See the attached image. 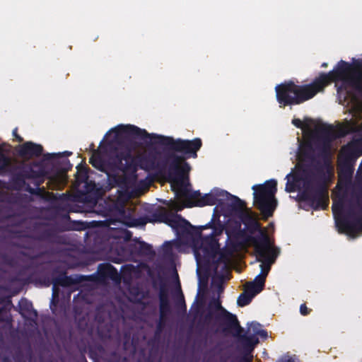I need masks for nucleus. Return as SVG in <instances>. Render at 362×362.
<instances>
[{
  "instance_id": "39448f33",
  "label": "nucleus",
  "mask_w": 362,
  "mask_h": 362,
  "mask_svg": "<svg viewBox=\"0 0 362 362\" xmlns=\"http://www.w3.org/2000/svg\"><path fill=\"white\" fill-rule=\"evenodd\" d=\"M218 240L214 235L207 236L196 241L194 254L198 266L202 260L216 259L226 264L233 256V252L228 249L220 250Z\"/></svg>"
},
{
  "instance_id": "6ab92c4d",
  "label": "nucleus",
  "mask_w": 362,
  "mask_h": 362,
  "mask_svg": "<svg viewBox=\"0 0 362 362\" xmlns=\"http://www.w3.org/2000/svg\"><path fill=\"white\" fill-rule=\"evenodd\" d=\"M90 161V163H92V165H93V166H95V167H96V168H98V163H97L96 160H95V158H91Z\"/></svg>"
},
{
  "instance_id": "f257e3e1",
  "label": "nucleus",
  "mask_w": 362,
  "mask_h": 362,
  "mask_svg": "<svg viewBox=\"0 0 362 362\" xmlns=\"http://www.w3.org/2000/svg\"><path fill=\"white\" fill-rule=\"evenodd\" d=\"M331 81L336 83L338 93L340 94L346 93L349 95L351 90H362V74L356 67L341 62L335 70L320 75L311 84L296 86L290 82L277 86L276 98L280 106L298 104L322 91Z\"/></svg>"
},
{
  "instance_id": "9d476101",
  "label": "nucleus",
  "mask_w": 362,
  "mask_h": 362,
  "mask_svg": "<svg viewBox=\"0 0 362 362\" xmlns=\"http://www.w3.org/2000/svg\"><path fill=\"white\" fill-rule=\"evenodd\" d=\"M165 223L177 232L186 230L189 226V223L177 214H172L166 217Z\"/></svg>"
},
{
  "instance_id": "aec40b11",
  "label": "nucleus",
  "mask_w": 362,
  "mask_h": 362,
  "mask_svg": "<svg viewBox=\"0 0 362 362\" xmlns=\"http://www.w3.org/2000/svg\"><path fill=\"white\" fill-rule=\"evenodd\" d=\"M16 132H17V129H14V130H13V135H14V136L18 139V140L19 141H22V139L16 134Z\"/></svg>"
},
{
  "instance_id": "20e7f679",
  "label": "nucleus",
  "mask_w": 362,
  "mask_h": 362,
  "mask_svg": "<svg viewBox=\"0 0 362 362\" xmlns=\"http://www.w3.org/2000/svg\"><path fill=\"white\" fill-rule=\"evenodd\" d=\"M175 169L180 173L170 180V186L174 191L176 199L170 201L169 207L174 211H180L185 207L194 206L214 205L222 202L230 195L227 192L215 189L197 199L199 193L192 192L188 177L185 175L190 170L188 163L180 160L175 164Z\"/></svg>"
},
{
  "instance_id": "412c9836",
  "label": "nucleus",
  "mask_w": 362,
  "mask_h": 362,
  "mask_svg": "<svg viewBox=\"0 0 362 362\" xmlns=\"http://www.w3.org/2000/svg\"><path fill=\"white\" fill-rule=\"evenodd\" d=\"M140 167H141V169H145V170H147L150 169V167H148V166H147V165H144L143 164V163H141L140 164Z\"/></svg>"
},
{
  "instance_id": "0eeeda50",
  "label": "nucleus",
  "mask_w": 362,
  "mask_h": 362,
  "mask_svg": "<svg viewBox=\"0 0 362 362\" xmlns=\"http://www.w3.org/2000/svg\"><path fill=\"white\" fill-rule=\"evenodd\" d=\"M332 211L339 232L354 238L362 231V218L356 220L354 222H350L342 218L343 204L341 201L334 199Z\"/></svg>"
},
{
  "instance_id": "f8f14e48",
  "label": "nucleus",
  "mask_w": 362,
  "mask_h": 362,
  "mask_svg": "<svg viewBox=\"0 0 362 362\" xmlns=\"http://www.w3.org/2000/svg\"><path fill=\"white\" fill-rule=\"evenodd\" d=\"M136 168L128 167L124 172L125 182L132 186L139 185L141 183V180H138V175L136 173Z\"/></svg>"
},
{
  "instance_id": "6e6552de",
  "label": "nucleus",
  "mask_w": 362,
  "mask_h": 362,
  "mask_svg": "<svg viewBox=\"0 0 362 362\" xmlns=\"http://www.w3.org/2000/svg\"><path fill=\"white\" fill-rule=\"evenodd\" d=\"M151 138L157 139L158 141L170 145L175 151L190 154L192 157H197V151L202 146V141L199 139H195L192 141L177 139L175 140L170 137H164L159 135H151Z\"/></svg>"
},
{
  "instance_id": "7ed1b4c3",
  "label": "nucleus",
  "mask_w": 362,
  "mask_h": 362,
  "mask_svg": "<svg viewBox=\"0 0 362 362\" xmlns=\"http://www.w3.org/2000/svg\"><path fill=\"white\" fill-rule=\"evenodd\" d=\"M292 123L301 129L303 142L300 145L295 170L286 176V190L288 192L301 189L313 190V177L303 168L307 160L311 159L314 153L313 142L315 136L325 129V127L319 122L310 119H305L303 121L294 119Z\"/></svg>"
},
{
  "instance_id": "2eb2a0df",
  "label": "nucleus",
  "mask_w": 362,
  "mask_h": 362,
  "mask_svg": "<svg viewBox=\"0 0 362 362\" xmlns=\"http://www.w3.org/2000/svg\"><path fill=\"white\" fill-rule=\"evenodd\" d=\"M223 316H224V318L228 321V322L231 325H236L237 323H238V321H237V319H236V317L228 312H226L225 310H223Z\"/></svg>"
},
{
  "instance_id": "f03ea898",
  "label": "nucleus",
  "mask_w": 362,
  "mask_h": 362,
  "mask_svg": "<svg viewBox=\"0 0 362 362\" xmlns=\"http://www.w3.org/2000/svg\"><path fill=\"white\" fill-rule=\"evenodd\" d=\"M243 221L248 227H252L259 231V235L252 238L250 242L255 248L257 260L260 262L261 272L253 281L247 283L245 292L238 298V304L242 307L249 304L254 296L262 291L271 266L275 262L279 254L277 248L274 246L266 230L261 229L257 221V215L255 213L249 210L245 211Z\"/></svg>"
},
{
  "instance_id": "1a4fd4ad",
  "label": "nucleus",
  "mask_w": 362,
  "mask_h": 362,
  "mask_svg": "<svg viewBox=\"0 0 362 362\" xmlns=\"http://www.w3.org/2000/svg\"><path fill=\"white\" fill-rule=\"evenodd\" d=\"M126 134L144 136L147 134L145 130L140 129L132 125H118L115 128L111 129L107 134L106 137L112 138V141H116L124 136Z\"/></svg>"
},
{
  "instance_id": "a211bd4d",
  "label": "nucleus",
  "mask_w": 362,
  "mask_h": 362,
  "mask_svg": "<svg viewBox=\"0 0 362 362\" xmlns=\"http://www.w3.org/2000/svg\"><path fill=\"white\" fill-rule=\"evenodd\" d=\"M0 159L3 160L4 164H7L8 162L6 160V158H4V156H3L2 150H1V147H0Z\"/></svg>"
},
{
  "instance_id": "dca6fc26",
  "label": "nucleus",
  "mask_w": 362,
  "mask_h": 362,
  "mask_svg": "<svg viewBox=\"0 0 362 362\" xmlns=\"http://www.w3.org/2000/svg\"><path fill=\"white\" fill-rule=\"evenodd\" d=\"M354 127L352 125H351L350 124H347L344 125V127H342L341 130V134L344 135V134H348L349 132L354 131Z\"/></svg>"
},
{
  "instance_id": "423d86ee",
  "label": "nucleus",
  "mask_w": 362,
  "mask_h": 362,
  "mask_svg": "<svg viewBox=\"0 0 362 362\" xmlns=\"http://www.w3.org/2000/svg\"><path fill=\"white\" fill-rule=\"evenodd\" d=\"M254 204L260 210L264 218L272 214L276 207L274 194L276 191V181L271 180L263 185H254Z\"/></svg>"
},
{
  "instance_id": "4468645a",
  "label": "nucleus",
  "mask_w": 362,
  "mask_h": 362,
  "mask_svg": "<svg viewBox=\"0 0 362 362\" xmlns=\"http://www.w3.org/2000/svg\"><path fill=\"white\" fill-rule=\"evenodd\" d=\"M247 334L250 336H259L262 338L267 337V332L262 329L260 324L251 322L248 325Z\"/></svg>"
},
{
  "instance_id": "9b49d317",
  "label": "nucleus",
  "mask_w": 362,
  "mask_h": 362,
  "mask_svg": "<svg viewBox=\"0 0 362 362\" xmlns=\"http://www.w3.org/2000/svg\"><path fill=\"white\" fill-rule=\"evenodd\" d=\"M42 148L40 145L27 142L21 146L20 153L24 157H31L41 154Z\"/></svg>"
},
{
  "instance_id": "f3484780",
  "label": "nucleus",
  "mask_w": 362,
  "mask_h": 362,
  "mask_svg": "<svg viewBox=\"0 0 362 362\" xmlns=\"http://www.w3.org/2000/svg\"><path fill=\"white\" fill-rule=\"evenodd\" d=\"M300 312L303 315H305L308 313V309L305 305H304V304L301 305V306L300 308Z\"/></svg>"
},
{
  "instance_id": "ddd939ff",
  "label": "nucleus",
  "mask_w": 362,
  "mask_h": 362,
  "mask_svg": "<svg viewBox=\"0 0 362 362\" xmlns=\"http://www.w3.org/2000/svg\"><path fill=\"white\" fill-rule=\"evenodd\" d=\"M354 144H349L347 146L342 148L339 155V165H340L342 163H347L353 157L354 154L352 152Z\"/></svg>"
}]
</instances>
